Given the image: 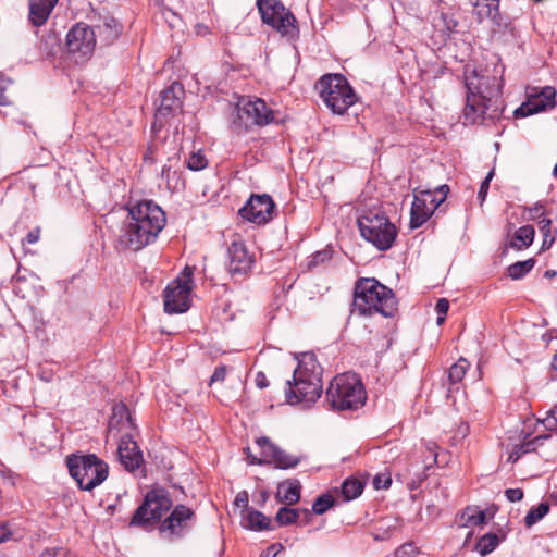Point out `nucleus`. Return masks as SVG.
Listing matches in <instances>:
<instances>
[{
  "label": "nucleus",
  "mask_w": 557,
  "mask_h": 557,
  "mask_svg": "<svg viewBox=\"0 0 557 557\" xmlns=\"http://www.w3.org/2000/svg\"><path fill=\"white\" fill-rule=\"evenodd\" d=\"M116 239L119 251H139L153 243L166 223L164 211L152 200L128 205Z\"/></svg>",
  "instance_id": "f257e3e1"
},
{
  "label": "nucleus",
  "mask_w": 557,
  "mask_h": 557,
  "mask_svg": "<svg viewBox=\"0 0 557 557\" xmlns=\"http://www.w3.org/2000/svg\"><path fill=\"white\" fill-rule=\"evenodd\" d=\"M467 99L463 116L467 123L483 124L500 117L504 111L500 84L495 76L479 75L474 70L466 76Z\"/></svg>",
  "instance_id": "f03ea898"
},
{
  "label": "nucleus",
  "mask_w": 557,
  "mask_h": 557,
  "mask_svg": "<svg viewBox=\"0 0 557 557\" xmlns=\"http://www.w3.org/2000/svg\"><path fill=\"white\" fill-rule=\"evenodd\" d=\"M286 401L304 408L315 403L322 394V368L312 352H304L294 370L293 382L287 381Z\"/></svg>",
  "instance_id": "7ed1b4c3"
},
{
  "label": "nucleus",
  "mask_w": 557,
  "mask_h": 557,
  "mask_svg": "<svg viewBox=\"0 0 557 557\" xmlns=\"http://www.w3.org/2000/svg\"><path fill=\"white\" fill-rule=\"evenodd\" d=\"M354 308L361 315L380 313L391 318L397 310V301L393 290L376 278L362 277L355 284Z\"/></svg>",
  "instance_id": "20e7f679"
},
{
  "label": "nucleus",
  "mask_w": 557,
  "mask_h": 557,
  "mask_svg": "<svg viewBox=\"0 0 557 557\" xmlns=\"http://www.w3.org/2000/svg\"><path fill=\"white\" fill-rule=\"evenodd\" d=\"M323 103L334 113L344 114L357 102V95L342 74H324L315 83Z\"/></svg>",
  "instance_id": "39448f33"
},
{
  "label": "nucleus",
  "mask_w": 557,
  "mask_h": 557,
  "mask_svg": "<svg viewBox=\"0 0 557 557\" xmlns=\"http://www.w3.org/2000/svg\"><path fill=\"white\" fill-rule=\"evenodd\" d=\"M326 400L337 410H356L366 401V392L355 373L336 375L326 389Z\"/></svg>",
  "instance_id": "423d86ee"
},
{
  "label": "nucleus",
  "mask_w": 557,
  "mask_h": 557,
  "mask_svg": "<svg viewBox=\"0 0 557 557\" xmlns=\"http://www.w3.org/2000/svg\"><path fill=\"white\" fill-rule=\"evenodd\" d=\"M67 468L83 491H92L108 478L109 473L108 465L94 454L69 457Z\"/></svg>",
  "instance_id": "0eeeda50"
},
{
  "label": "nucleus",
  "mask_w": 557,
  "mask_h": 557,
  "mask_svg": "<svg viewBox=\"0 0 557 557\" xmlns=\"http://www.w3.org/2000/svg\"><path fill=\"white\" fill-rule=\"evenodd\" d=\"M361 236L380 250L392 247L397 236L396 227L379 212H369L358 218Z\"/></svg>",
  "instance_id": "6e6552de"
},
{
  "label": "nucleus",
  "mask_w": 557,
  "mask_h": 557,
  "mask_svg": "<svg viewBox=\"0 0 557 557\" xmlns=\"http://www.w3.org/2000/svg\"><path fill=\"white\" fill-rule=\"evenodd\" d=\"M257 7L264 24L288 40L298 36L296 17L280 0H257Z\"/></svg>",
  "instance_id": "1a4fd4ad"
},
{
  "label": "nucleus",
  "mask_w": 557,
  "mask_h": 557,
  "mask_svg": "<svg viewBox=\"0 0 557 557\" xmlns=\"http://www.w3.org/2000/svg\"><path fill=\"white\" fill-rule=\"evenodd\" d=\"M274 122H276V112L270 109L264 100L242 98L238 101L233 120L237 127L247 129L253 125L264 126Z\"/></svg>",
  "instance_id": "9d476101"
},
{
  "label": "nucleus",
  "mask_w": 557,
  "mask_h": 557,
  "mask_svg": "<svg viewBox=\"0 0 557 557\" xmlns=\"http://www.w3.org/2000/svg\"><path fill=\"white\" fill-rule=\"evenodd\" d=\"M172 507V499L164 488H154L146 494L144 503L135 510L131 524L145 527L159 521Z\"/></svg>",
  "instance_id": "9b49d317"
},
{
  "label": "nucleus",
  "mask_w": 557,
  "mask_h": 557,
  "mask_svg": "<svg viewBox=\"0 0 557 557\" xmlns=\"http://www.w3.org/2000/svg\"><path fill=\"white\" fill-rule=\"evenodd\" d=\"M193 269L185 267L182 277L172 281L164 290V311L166 313H183L190 307L189 294L193 288Z\"/></svg>",
  "instance_id": "f8f14e48"
},
{
  "label": "nucleus",
  "mask_w": 557,
  "mask_h": 557,
  "mask_svg": "<svg viewBox=\"0 0 557 557\" xmlns=\"http://www.w3.org/2000/svg\"><path fill=\"white\" fill-rule=\"evenodd\" d=\"M96 48V33L92 27L85 23H77L66 35L67 52L75 59L76 63L86 62Z\"/></svg>",
  "instance_id": "ddd939ff"
},
{
  "label": "nucleus",
  "mask_w": 557,
  "mask_h": 557,
  "mask_svg": "<svg viewBox=\"0 0 557 557\" xmlns=\"http://www.w3.org/2000/svg\"><path fill=\"white\" fill-rule=\"evenodd\" d=\"M556 90L554 87H533L528 92L527 101L515 110L516 117H525L556 106Z\"/></svg>",
  "instance_id": "4468645a"
},
{
  "label": "nucleus",
  "mask_w": 557,
  "mask_h": 557,
  "mask_svg": "<svg viewBox=\"0 0 557 557\" xmlns=\"http://www.w3.org/2000/svg\"><path fill=\"white\" fill-rule=\"evenodd\" d=\"M275 203L268 194L251 195L239 214L247 221L261 225L273 219Z\"/></svg>",
  "instance_id": "2eb2a0df"
},
{
  "label": "nucleus",
  "mask_w": 557,
  "mask_h": 557,
  "mask_svg": "<svg viewBox=\"0 0 557 557\" xmlns=\"http://www.w3.org/2000/svg\"><path fill=\"white\" fill-rule=\"evenodd\" d=\"M443 203V198H438L432 190H421L414 195L410 210V228L414 230L424 224Z\"/></svg>",
  "instance_id": "dca6fc26"
},
{
  "label": "nucleus",
  "mask_w": 557,
  "mask_h": 557,
  "mask_svg": "<svg viewBox=\"0 0 557 557\" xmlns=\"http://www.w3.org/2000/svg\"><path fill=\"white\" fill-rule=\"evenodd\" d=\"M195 518L193 509L185 505H177L162 522L161 531H168L170 534L182 536L185 531L191 528Z\"/></svg>",
  "instance_id": "f3484780"
},
{
  "label": "nucleus",
  "mask_w": 557,
  "mask_h": 557,
  "mask_svg": "<svg viewBox=\"0 0 557 557\" xmlns=\"http://www.w3.org/2000/svg\"><path fill=\"white\" fill-rule=\"evenodd\" d=\"M255 262L253 255L249 253L243 242H233L228 247V272L232 275L247 274Z\"/></svg>",
  "instance_id": "a211bd4d"
},
{
  "label": "nucleus",
  "mask_w": 557,
  "mask_h": 557,
  "mask_svg": "<svg viewBox=\"0 0 557 557\" xmlns=\"http://www.w3.org/2000/svg\"><path fill=\"white\" fill-rule=\"evenodd\" d=\"M117 454L121 465L129 472L137 470L144 462L143 454L129 433L122 436Z\"/></svg>",
  "instance_id": "6ab92c4d"
},
{
  "label": "nucleus",
  "mask_w": 557,
  "mask_h": 557,
  "mask_svg": "<svg viewBox=\"0 0 557 557\" xmlns=\"http://www.w3.org/2000/svg\"><path fill=\"white\" fill-rule=\"evenodd\" d=\"M184 94L183 86L180 83H173L161 92V103L158 109V115L165 116L171 112L181 109L182 95Z\"/></svg>",
  "instance_id": "aec40b11"
},
{
  "label": "nucleus",
  "mask_w": 557,
  "mask_h": 557,
  "mask_svg": "<svg viewBox=\"0 0 557 557\" xmlns=\"http://www.w3.org/2000/svg\"><path fill=\"white\" fill-rule=\"evenodd\" d=\"M135 428L134 419L126 407V405L120 403L114 405L112 414L109 419V432L114 430L129 433Z\"/></svg>",
  "instance_id": "412c9836"
},
{
  "label": "nucleus",
  "mask_w": 557,
  "mask_h": 557,
  "mask_svg": "<svg viewBox=\"0 0 557 557\" xmlns=\"http://www.w3.org/2000/svg\"><path fill=\"white\" fill-rule=\"evenodd\" d=\"M59 0H29V21L34 26L44 25Z\"/></svg>",
  "instance_id": "4be33fe9"
},
{
  "label": "nucleus",
  "mask_w": 557,
  "mask_h": 557,
  "mask_svg": "<svg viewBox=\"0 0 557 557\" xmlns=\"http://www.w3.org/2000/svg\"><path fill=\"white\" fill-rule=\"evenodd\" d=\"M473 5V14L479 23L490 18L494 24L499 25V0H469Z\"/></svg>",
  "instance_id": "5701e85b"
},
{
  "label": "nucleus",
  "mask_w": 557,
  "mask_h": 557,
  "mask_svg": "<svg viewBox=\"0 0 557 557\" xmlns=\"http://www.w3.org/2000/svg\"><path fill=\"white\" fill-rule=\"evenodd\" d=\"M304 518V521L308 523L311 519V511L309 509H296L289 508L287 505L281 507L275 516V522L283 525H290L296 523L300 518Z\"/></svg>",
  "instance_id": "b1692460"
},
{
  "label": "nucleus",
  "mask_w": 557,
  "mask_h": 557,
  "mask_svg": "<svg viewBox=\"0 0 557 557\" xmlns=\"http://www.w3.org/2000/svg\"><path fill=\"white\" fill-rule=\"evenodd\" d=\"M96 29L101 42L111 45L119 38L122 26L114 17L106 16L101 23L96 26Z\"/></svg>",
  "instance_id": "393cba45"
},
{
  "label": "nucleus",
  "mask_w": 557,
  "mask_h": 557,
  "mask_svg": "<svg viewBox=\"0 0 557 557\" xmlns=\"http://www.w3.org/2000/svg\"><path fill=\"white\" fill-rule=\"evenodd\" d=\"M275 498L287 506L298 503L300 499V484L298 481H285L278 484Z\"/></svg>",
  "instance_id": "a878e982"
},
{
  "label": "nucleus",
  "mask_w": 557,
  "mask_h": 557,
  "mask_svg": "<svg viewBox=\"0 0 557 557\" xmlns=\"http://www.w3.org/2000/svg\"><path fill=\"white\" fill-rule=\"evenodd\" d=\"M535 230L532 225L519 227L511 239L510 246L517 250L529 247L534 240Z\"/></svg>",
  "instance_id": "bb28decb"
},
{
  "label": "nucleus",
  "mask_w": 557,
  "mask_h": 557,
  "mask_svg": "<svg viewBox=\"0 0 557 557\" xmlns=\"http://www.w3.org/2000/svg\"><path fill=\"white\" fill-rule=\"evenodd\" d=\"M548 437L549 435H539L532 440L525 441L522 444L515 446L508 457V461L512 463L517 462L521 458V456L534 451L536 449V446Z\"/></svg>",
  "instance_id": "cd10ccee"
},
{
  "label": "nucleus",
  "mask_w": 557,
  "mask_h": 557,
  "mask_svg": "<svg viewBox=\"0 0 557 557\" xmlns=\"http://www.w3.org/2000/svg\"><path fill=\"white\" fill-rule=\"evenodd\" d=\"M246 527L253 531L269 530L271 519L258 510H249L246 516Z\"/></svg>",
  "instance_id": "c85d7f7f"
},
{
  "label": "nucleus",
  "mask_w": 557,
  "mask_h": 557,
  "mask_svg": "<svg viewBox=\"0 0 557 557\" xmlns=\"http://www.w3.org/2000/svg\"><path fill=\"white\" fill-rule=\"evenodd\" d=\"M539 230L543 235V249H548L552 247L556 239L557 231L553 228V221L548 218H543L539 222Z\"/></svg>",
  "instance_id": "c756f323"
},
{
  "label": "nucleus",
  "mask_w": 557,
  "mask_h": 557,
  "mask_svg": "<svg viewBox=\"0 0 557 557\" xmlns=\"http://www.w3.org/2000/svg\"><path fill=\"white\" fill-rule=\"evenodd\" d=\"M271 463H274L275 467L280 469H289L296 467L299 463V458L287 454L281 448H277L273 458L271 459Z\"/></svg>",
  "instance_id": "7c9ffc66"
},
{
  "label": "nucleus",
  "mask_w": 557,
  "mask_h": 557,
  "mask_svg": "<svg viewBox=\"0 0 557 557\" xmlns=\"http://www.w3.org/2000/svg\"><path fill=\"white\" fill-rule=\"evenodd\" d=\"M363 491V484L357 479H346L342 484V494L346 500L358 497Z\"/></svg>",
  "instance_id": "2f4dec72"
},
{
  "label": "nucleus",
  "mask_w": 557,
  "mask_h": 557,
  "mask_svg": "<svg viewBox=\"0 0 557 557\" xmlns=\"http://www.w3.org/2000/svg\"><path fill=\"white\" fill-rule=\"evenodd\" d=\"M549 505L547 503H541L536 507H532L524 518V524L527 528H531L543 519L549 512Z\"/></svg>",
  "instance_id": "473e14b6"
},
{
  "label": "nucleus",
  "mask_w": 557,
  "mask_h": 557,
  "mask_svg": "<svg viewBox=\"0 0 557 557\" xmlns=\"http://www.w3.org/2000/svg\"><path fill=\"white\" fill-rule=\"evenodd\" d=\"M535 264L534 259L518 261L508 268V274L512 280H519L529 273Z\"/></svg>",
  "instance_id": "72a5a7b5"
},
{
  "label": "nucleus",
  "mask_w": 557,
  "mask_h": 557,
  "mask_svg": "<svg viewBox=\"0 0 557 557\" xmlns=\"http://www.w3.org/2000/svg\"><path fill=\"white\" fill-rule=\"evenodd\" d=\"M468 368H469V362L466 359L460 358L448 370L449 383L451 385H454V384L461 382Z\"/></svg>",
  "instance_id": "f704fd0d"
},
{
  "label": "nucleus",
  "mask_w": 557,
  "mask_h": 557,
  "mask_svg": "<svg viewBox=\"0 0 557 557\" xmlns=\"http://www.w3.org/2000/svg\"><path fill=\"white\" fill-rule=\"evenodd\" d=\"M499 544L498 536L494 533H487L480 537L476 544V550L485 556L492 553Z\"/></svg>",
  "instance_id": "c9c22d12"
},
{
  "label": "nucleus",
  "mask_w": 557,
  "mask_h": 557,
  "mask_svg": "<svg viewBox=\"0 0 557 557\" xmlns=\"http://www.w3.org/2000/svg\"><path fill=\"white\" fill-rule=\"evenodd\" d=\"M256 444L261 449V458L264 459V463H271V459L278 447L275 446L268 437L258 438Z\"/></svg>",
  "instance_id": "e433bc0d"
},
{
  "label": "nucleus",
  "mask_w": 557,
  "mask_h": 557,
  "mask_svg": "<svg viewBox=\"0 0 557 557\" xmlns=\"http://www.w3.org/2000/svg\"><path fill=\"white\" fill-rule=\"evenodd\" d=\"M334 505V498L330 494L320 495L312 505V512L315 515H323L327 509Z\"/></svg>",
  "instance_id": "4c0bfd02"
},
{
  "label": "nucleus",
  "mask_w": 557,
  "mask_h": 557,
  "mask_svg": "<svg viewBox=\"0 0 557 557\" xmlns=\"http://www.w3.org/2000/svg\"><path fill=\"white\" fill-rule=\"evenodd\" d=\"M461 518L466 521V524L480 525L485 521V513L481 510L467 508Z\"/></svg>",
  "instance_id": "58836bf2"
},
{
  "label": "nucleus",
  "mask_w": 557,
  "mask_h": 557,
  "mask_svg": "<svg viewBox=\"0 0 557 557\" xmlns=\"http://www.w3.org/2000/svg\"><path fill=\"white\" fill-rule=\"evenodd\" d=\"M208 161L206 157L200 152H194L186 161V166L191 171H200L207 168Z\"/></svg>",
  "instance_id": "ea45409f"
},
{
  "label": "nucleus",
  "mask_w": 557,
  "mask_h": 557,
  "mask_svg": "<svg viewBox=\"0 0 557 557\" xmlns=\"http://www.w3.org/2000/svg\"><path fill=\"white\" fill-rule=\"evenodd\" d=\"M527 220L528 221H536L539 222L541 219L546 218V211L542 203L537 202L532 207L525 208Z\"/></svg>",
  "instance_id": "a19ab883"
},
{
  "label": "nucleus",
  "mask_w": 557,
  "mask_h": 557,
  "mask_svg": "<svg viewBox=\"0 0 557 557\" xmlns=\"http://www.w3.org/2000/svg\"><path fill=\"white\" fill-rule=\"evenodd\" d=\"M457 25L458 22L451 15L444 13L441 14L440 21L436 24V26L441 27V29L447 34L455 32Z\"/></svg>",
  "instance_id": "79ce46f5"
},
{
  "label": "nucleus",
  "mask_w": 557,
  "mask_h": 557,
  "mask_svg": "<svg viewBox=\"0 0 557 557\" xmlns=\"http://www.w3.org/2000/svg\"><path fill=\"white\" fill-rule=\"evenodd\" d=\"M435 310L437 312L436 323L441 325L445 322L446 314L449 310V301L446 298L438 299L435 305Z\"/></svg>",
  "instance_id": "37998d69"
},
{
  "label": "nucleus",
  "mask_w": 557,
  "mask_h": 557,
  "mask_svg": "<svg viewBox=\"0 0 557 557\" xmlns=\"http://www.w3.org/2000/svg\"><path fill=\"white\" fill-rule=\"evenodd\" d=\"M331 257H332V253L329 250H326V249L321 250V251H317L314 255H312L310 257L308 267L312 268V267H317L319 264H322L325 261L330 260Z\"/></svg>",
  "instance_id": "c03bdc74"
},
{
  "label": "nucleus",
  "mask_w": 557,
  "mask_h": 557,
  "mask_svg": "<svg viewBox=\"0 0 557 557\" xmlns=\"http://www.w3.org/2000/svg\"><path fill=\"white\" fill-rule=\"evenodd\" d=\"M494 176V170H491L486 177L484 178V181L481 183V186H480V189H479V193H478V198L480 200V205L482 206L486 199V196H487V191H488V188H490V183L492 181Z\"/></svg>",
  "instance_id": "a18cd8bd"
},
{
  "label": "nucleus",
  "mask_w": 557,
  "mask_h": 557,
  "mask_svg": "<svg viewBox=\"0 0 557 557\" xmlns=\"http://www.w3.org/2000/svg\"><path fill=\"white\" fill-rule=\"evenodd\" d=\"M40 557H71L70 552L64 547H49L46 548Z\"/></svg>",
  "instance_id": "49530a36"
},
{
  "label": "nucleus",
  "mask_w": 557,
  "mask_h": 557,
  "mask_svg": "<svg viewBox=\"0 0 557 557\" xmlns=\"http://www.w3.org/2000/svg\"><path fill=\"white\" fill-rule=\"evenodd\" d=\"M11 79L0 77V104L7 106L10 103L9 96L7 95L8 87L11 85Z\"/></svg>",
  "instance_id": "de8ad7c7"
},
{
  "label": "nucleus",
  "mask_w": 557,
  "mask_h": 557,
  "mask_svg": "<svg viewBox=\"0 0 557 557\" xmlns=\"http://www.w3.org/2000/svg\"><path fill=\"white\" fill-rule=\"evenodd\" d=\"M227 374V368L225 366H219L215 368L213 374L210 379V384H213L215 382H223Z\"/></svg>",
  "instance_id": "09e8293b"
},
{
  "label": "nucleus",
  "mask_w": 557,
  "mask_h": 557,
  "mask_svg": "<svg viewBox=\"0 0 557 557\" xmlns=\"http://www.w3.org/2000/svg\"><path fill=\"white\" fill-rule=\"evenodd\" d=\"M249 496L246 491L239 492L234 500V505L238 508L248 509Z\"/></svg>",
  "instance_id": "8fccbe9b"
},
{
  "label": "nucleus",
  "mask_w": 557,
  "mask_h": 557,
  "mask_svg": "<svg viewBox=\"0 0 557 557\" xmlns=\"http://www.w3.org/2000/svg\"><path fill=\"white\" fill-rule=\"evenodd\" d=\"M505 495L509 502L515 503L523 498V491L521 488H508L505 491Z\"/></svg>",
  "instance_id": "3c124183"
},
{
  "label": "nucleus",
  "mask_w": 557,
  "mask_h": 557,
  "mask_svg": "<svg viewBox=\"0 0 557 557\" xmlns=\"http://www.w3.org/2000/svg\"><path fill=\"white\" fill-rule=\"evenodd\" d=\"M542 423L545 429L549 431L557 432V418L554 417V411L550 410L545 419H543Z\"/></svg>",
  "instance_id": "603ef678"
},
{
  "label": "nucleus",
  "mask_w": 557,
  "mask_h": 557,
  "mask_svg": "<svg viewBox=\"0 0 557 557\" xmlns=\"http://www.w3.org/2000/svg\"><path fill=\"white\" fill-rule=\"evenodd\" d=\"M392 483L391 478H385L382 480L380 475L374 478L373 484L376 488H387Z\"/></svg>",
  "instance_id": "864d4df0"
},
{
  "label": "nucleus",
  "mask_w": 557,
  "mask_h": 557,
  "mask_svg": "<svg viewBox=\"0 0 557 557\" xmlns=\"http://www.w3.org/2000/svg\"><path fill=\"white\" fill-rule=\"evenodd\" d=\"M256 385L259 388H265L269 386V381L263 372H258L256 376Z\"/></svg>",
  "instance_id": "5fc2aeb1"
},
{
  "label": "nucleus",
  "mask_w": 557,
  "mask_h": 557,
  "mask_svg": "<svg viewBox=\"0 0 557 557\" xmlns=\"http://www.w3.org/2000/svg\"><path fill=\"white\" fill-rule=\"evenodd\" d=\"M436 194L438 198H443V202L445 201L447 194L449 193L448 185H441L435 190H432Z\"/></svg>",
  "instance_id": "6e6d98bb"
},
{
  "label": "nucleus",
  "mask_w": 557,
  "mask_h": 557,
  "mask_svg": "<svg viewBox=\"0 0 557 557\" xmlns=\"http://www.w3.org/2000/svg\"><path fill=\"white\" fill-rule=\"evenodd\" d=\"M39 239V230H33L26 235V242L28 244H35Z\"/></svg>",
  "instance_id": "4d7b16f0"
},
{
  "label": "nucleus",
  "mask_w": 557,
  "mask_h": 557,
  "mask_svg": "<svg viewBox=\"0 0 557 557\" xmlns=\"http://www.w3.org/2000/svg\"><path fill=\"white\" fill-rule=\"evenodd\" d=\"M413 550V547L412 545L408 544V545H403L397 552H396V557H403L404 555L406 554H409L410 552Z\"/></svg>",
  "instance_id": "13d9d810"
},
{
  "label": "nucleus",
  "mask_w": 557,
  "mask_h": 557,
  "mask_svg": "<svg viewBox=\"0 0 557 557\" xmlns=\"http://www.w3.org/2000/svg\"><path fill=\"white\" fill-rule=\"evenodd\" d=\"M171 176V168L168 165H163L161 170V177L166 182L168 185H170V177Z\"/></svg>",
  "instance_id": "bf43d9fd"
},
{
  "label": "nucleus",
  "mask_w": 557,
  "mask_h": 557,
  "mask_svg": "<svg viewBox=\"0 0 557 557\" xmlns=\"http://www.w3.org/2000/svg\"><path fill=\"white\" fill-rule=\"evenodd\" d=\"M11 536V532L5 529L3 524H0V543L5 542Z\"/></svg>",
  "instance_id": "052dcab7"
},
{
  "label": "nucleus",
  "mask_w": 557,
  "mask_h": 557,
  "mask_svg": "<svg viewBox=\"0 0 557 557\" xmlns=\"http://www.w3.org/2000/svg\"><path fill=\"white\" fill-rule=\"evenodd\" d=\"M247 458L249 460V463H251V465H263L264 463V459H262L261 457L258 458L252 454H248Z\"/></svg>",
  "instance_id": "680f3d73"
},
{
  "label": "nucleus",
  "mask_w": 557,
  "mask_h": 557,
  "mask_svg": "<svg viewBox=\"0 0 557 557\" xmlns=\"http://www.w3.org/2000/svg\"><path fill=\"white\" fill-rule=\"evenodd\" d=\"M552 367L557 370V351L555 352V355L553 356V360H552Z\"/></svg>",
  "instance_id": "e2e57ef3"
},
{
  "label": "nucleus",
  "mask_w": 557,
  "mask_h": 557,
  "mask_svg": "<svg viewBox=\"0 0 557 557\" xmlns=\"http://www.w3.org/2000/svg\"><path fill=\"white\" fill-rule=\"evenodd\" d=\"M468 431V428L466 426L463 430H461L460 432L462 433V435H465Z\"/></svg>",
  "instance_id": "0e129e2a"
},
{
  "label": "nucleus",
  "mask_w": 557,
  "mask_h": 557,
  "mask_svg": "<svg viewBox=\"0 0 557 557\" xmlns=\"http://www.w3.org/2000/svg\"><path fill=\"white\" fill-rule=\"evenodd\" d=\"M554 274H555V272H552V273L549 271L546 272V275H548V276H552Z\"/></svg>",
  "instance_id": "69168bd1"
},
{
  "label": "nucleus",
  "mask_w": 557,
  "mask_h": 557,
  "mask_svg": "<svg viewBox=\"0 0 557 557\" xmlns=\"http://www.w3.org/2000/svg\"><path fill=\"white\" fill-rule=\"evenodd\" d=\"M145 160H146V161H147V160H150V161L152 162V159H151L150 157H148V156H146V157H145Z\"/></svg>",
  "instance_id": "338daca9"
}]
</instances>
